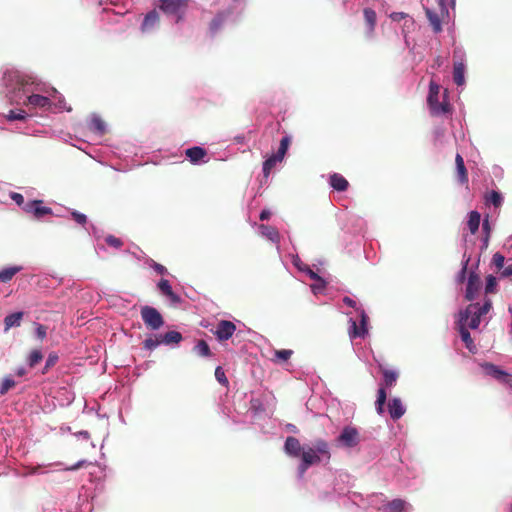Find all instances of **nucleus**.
<instances>
[{
	"instance_id": "obj_1",
	"label": "nucleus",
	"mask_w": 512,
	"mask_h": 512,
	"mask_svg": "<svg viewBox=\"0 0 512 512\" xmlns=\"http://www.w3.org/2000/svg\"><path fill=\"white\" fill-rule=\"evenodd\" d=\"M492 308L491 300H486L483 305L479 303L469 304L466 309L459 314L458 323L465 325L466 328L477 329L481 318Z\"/></svg>"
},
{
	"instance_id": "obj_2",
	"label": "nucleus",
	"mask_w": 512,
	"mask_h": 512,
	"mask_svg": "<svg viewBox=\"0 0 512 512\" xmlns=\"http://www.w3.org/2000/svg\"><path fill=\"white\" fill-rule=\"evenodd\" d=\"M322 459L329 462L331 459L330 445L324 439L315 440L313 447L303 448L301 454V460L307 464L316 465L319 464Z\"/></svg>"
},
{
	"instance_id": "obj_3",
	"label": "nucleus",
	"mask_w": 512,
	"mask_h": 512,
	"mask_svg": "<svg viewBox=\"0 0 512 512\" xmlns=\"http://www.w3.org/2000/svg\"><path fill=\"white\" fill-rule=\"evenodd\" d=\"M381 372L383 375V383L380 385V388L377 392V400L375 402L376 411L379 414L384 413V405L387 399L386 388H390L394 386L398 379V373L394 370L386 369L381 367Z\"/></svg>"
},
{
	"instance_id": "obj_4",
	"label": "nucleus",
	"mask_w": 512,
	"mask_h": 512,
	"mask_svg": "<svg viewBox=\"0 0 512 512\" xmlns=\"http://www.w3.org/2000/svg\"><path fill=\"white\" fill-rule=\"evenodd\" d=\"M440 85L435 81L431 80L429 83V93L427 97V103L430 108L431 114L438 116L446 114L450 111L449 103L444 100L439 102Z\"/></svg>"
},
{
	"instance_id": "obj_5",
	"label": "nucleus",
	"mask_w": 512,
	"mask_h": 512,
	"mask_svg": "<svg viewBox=\"0 0 512 512\" xmlns=\"http://www.w3.org/2000/svg\"><path fill=\"white\" fill-rule=\"evenodd\" d=\"M3 81L10 91L24 90L27 85L35 83L33 77L22 75L18 71H7L4 73Z\"/></svg>"
},
{
	"instance_id": "obj_6",
	"label": "nucleus",
	"mask_w": 512,
	"mask_h": 512,
	"mask_svg": "<svg viewBox=\"0 0 512 512\" xmlns=\"http://www.w3.org/2000/svg\"><path fill=\"white\" fill-rule=\"evenodd\" d=\"M159 9L167 15H178V20L186 11L190 0H157Z\"/></svg>"
},
{
	"instance_id": "obj_7",
	"label": "nucleus",
	"mask_w": 512,
	"mask_h": 512,
	"mask_svg": "<svg viewBox=\"0 0 512 512\" xmlns=\"http://www.w3.org/2000/svg\"><path fill=\"white\" fill-rule=\"evenodd\" d=\"M141 317L147 328L158 330L164 324V319L159 311L151 306H143L141 308Z\"/></svg>"
},
{
	"instance_id": "obj_8",
	"label": "nucleus",
	"mask_w": 512,
	"mask_h": 512,
	"mask_svg": "<svg viewBox=\"0 0 512 512\" xmlns=\"http://www.w3.org/2000/svg\"><path fill=\"white\" fill-rule=\"evenodd\" d=\"M337 441L344 447H355L360 441L359 432L355 427L346 426L338 436Z\"/></svg>"
},
{
	"instance_id": "obj_9",
	"label": "nucleus",
	"mask_w": 512,
	"mask_h": 512,
	"mask_svg": "<svg viewBox=\"0 0 512 512\" xmlns=\"http://www.w3.org/2000/svg\"><path fill=\"white\" fill-rule=\"evenodd\" d=\"M236 331V325L229 320H220L213 331L217 340L222 342L230 339Z\"/></svg>"
},
{
	"instance_id": "obj_10",
	"label": "nucleus",
	"mask_w": 512,
	"mask_h": 512,
	"mask_svg": "<svg viewBox=\"0 0 512 512\" xmlns=\"http://www.w3.org/2000/svg\"><path fill=\"white\" fill-rule=\"evenodd\" d=\"M42 204V200H32L26 202V204L23 207V210L26 213L32 214L36 219H41L46 215H52V209L49 207H45Z\"/></svg>"
},
{
	"instance_id": "obj_11",
	"label": "nucleus",
	"mask_w": 512,
	"mask_h": 512,
	"mask_svg": "<svg viewBox=\"0 0 512 512\" xmlns=\"http://www.w3.org/2000/svg\"><path fill=\"white\" fill-rule=\"evenodd\" d=\"M481 286L482 282L479 275H477L476 273H471L468 278L465 298L469 301L474 300L478 295Z\"/></svg>"
},
{
	"instance_id": "obj_12",
	"label": "nucleus",
	"mask_w": 512,
	"mask_h": 512,
	"mask_svg": "<svg viewBox=\"0 0 512 512\" xmlns=\"http://www.w3.org/2000/svg\"><path fill=\"white\" fill-rule=\"evenodd\" d=\"M160 22V17L158 12L154 9L148 12L143 19L141 24V32L149 33L151 32Z\"/></svg>"
},
{
	"instance_id": "obj_13",
	"label": "nucleus",
	"mask_w": 512,
	"mask_h": 512,
	"mask_svg": "<svg viewBox=\"0 0 512 512\" xmlns=\"http://www.w3.org/2000/svg\"><path fill=\"white\" fill-rule=\"evenodd\" d=\"M482 367L487 375L505 383L509 381L510 375L504 370H501L498 366L492 363H485Z\"/></svg>"
},
{
	"instance_id": "obj_14",
	"label": "nucleus",
	"mask_w": 512,
	"mask_h": 512,
	"mask_svg": "<svg viewBox=\"0 0 512 512\" xmlns=\"http://www.w3.org/2000/svg\"><path fill=\"white\" fill-rule=\"evenodd\" d=\"M465 64L462 59L457 60L454 54L453 81L457 86L465 84Z\"/></svg>"
},
{
	"instance_id": "obj_15",
	"label": "nucleus",
	"mask_w": 512,
	"mask_h": 512,
	"mask_svg": "<svg viewBox=\"0 0 512 512\" xmlns=\"http://www.w3.org/2000/svg\"><path fill=\"white\" fill-rule=\"evenodd\" d=\"M388 411L393 420H398L404 415L406 410L401 399L394 397L388 402Z\"/></svg>"
},
{
	"instance_id": "obj_16",
	"label": "nucleus",
	"mask_w": 512,
	"mask_h": 512,
	"mask_svg": "<svg viewBox=\"0 0 512 512\" xmlns=\"http://www.w3.org/2000/svg\"><path fill=\"white\" fill-rule=\"evenodd\" d=\"M367 316L362 311L361 314V325H358L356 321L351 320V329L349 331V335L351 338L364 337L367 333Z\"/></svg>"
},
{
	"instance_id": "obj_17",
	"label": "nucleus",
	"mask_w": 512,
	"mask_h": 512,
	"mask_svg": "<svg viewBox=\"0 0 512 512\" xmlns=\"http://www.w3.org/2000/svg\"><path fill=\"white\" fill-rule=\"evenodd\" d=\"M157 286L160 292L172 303L177 304L181 301L180 297L173 291L170 282L167 279H161Z\"/></svg>"
},
{
	"instance_id": "obj_18",
	"label": "nucleus",
	"mask_w": 512,
	"mask_h": 512,
	"mask_svg": "<svg viewBox=\"0 0 512 512\" xmlns=\"http://www.w3.org/2000/svg\"><path fill=\"white\" fill-rule=\"evenodd\" d=\"M455 164L458 181L468 186V171L465 167L464 159L460 154H456Z\"/></svg>"
},
{
	"instance_id": "obj_19",
	"label": "nucleus",
	"mask_w": 512,
	"mask_h": 512,
	"mask_svg": "<svg viewBox=\"0 0 512 512\" xmlns=\"http://www.w3.org/2000/svg\"><path fill=\"white\" fill-rule=\"evenodd\" d=\"M284 449L288 455L293 457H298L301 451H303L300 441L292 436L286 438Z\"/></svg>"
},
{
	"instance_id": "obj_20",
	"label": "nucleus",
	"mask_w": 512,
	"mask_h": 512,
	"mask_svg": "<svg viewBox=\"0 0 512 512\" xmlns=\"http://www.w3.org/2000/svg\"><path fill=\"white\" fill-rule=\"evenodd\" d=\"M329 184L334 190L339 192L346 191L349 187L347 179L339 173H333L330 175Z\"/></svg>"
},
{
	"instance_id": "obj_21",
	"label": "nucleus",
	"mask_w": 512,
	"mask_h": 512,
	"mask_svg": "<svg viewBox=\"0 0 512 512\" xmlns=\"http://www.w3.org/2000/svg\"><path fill=\"white\" fill-rule=\"evenodd\" d=\"M185 155L192 164H197L200 161H202L204 159V157H206L207 151L200 146H194V147L188 148L185 151Z\"/></svg>"
},
{
	"instance_id": "obj_22",
	"label": "nucleus",
	"mask_w": 512,
	"mask_h": 512,
	"mask_svg": "<svg viewBox=\"0 0 512 512\" xmlns=\"http://www.w3.org/2000/svg\"><path fill=\"white\" fill-rule=\"evenodd\" d=\"M409 504L400 498L393 499L383 506V512H405Z\"/></svg>"
},
{
	"instance_id": "obj_23",
	"label": "nucleus",
	"mask_w": 512,
	"mask_h": 512,
	"mask_svg": "<svg viewBox=\"0 0 512 512\" xmlns=\"http://www.w3.org/2000/svg\"><path fill=\"white\" fill-rule=\"evenodd\" d=\"M259 230H260V233L262 236L266 237L273 243H279L280 234H279V231L277 230V228L270 226V225L261 224L259 226Z\"/></svg>"
},
{
	"instance_id": "obj_24",
	"label": "nucleus",
	"mask_w": 512,
	"mask_h": 512,
	"mask_svg": "<svg viewBox=\"0 0 512 512\" xmlns=\"http://www.w3.org/2000/svg\"><path fill=\"white\" fill-rule=\"evenodd\" d=\"M457 325H458V331H459L460 336H461V340L464 342L466 348L470 352L474 353L475 350H476V346H475L474 341H473V339H472V337H471V335H470V333L468 331V328H466L465 325H462L460 323H457Z\"/></svg>"
},
{
	"instance_id": "obj_25",
	"label": "nucleus",
	"mask_w": 512,
	"mask_h": 512,
	"mask_svg": "<svg viewBox=\"0 0 512 512\" xmlns=\"http://www.w3.org/2000/svg\"><path fill=\"white\" fill-rule=\"evenodd\" d=\"M26 104L33 107L47 108L51 106V101L48 97L39 94H32L28 96Z\"/></svg>"
},
{
	"instance_id": "obj_26",
	"label": "nucleus",
	"mask_w": 512,
	"mask_h": 512,
	"mask_svg": "<svg viewBox=\"0 0 512 512\" xmlns=\"http://www.w3.org/2000/svg\"><path fill=\"white\" fill-rule=\"evenodd\" d=\"M364 20L367 25V33L369 36L372 35L376 26V12L372 8H365L363 10Z\"/></svg>"
},
{
	"instance_id": "obj_27",
	"label": "nucleus",
	"mask_w": 512,
	"mask_h": 512,
	"mask_svg": "<svg viewBox=\"0 0 512 512\" xmlns=\"http://www.w3.org/2000/svg\"><path fill=\"white\" fill-rule=\"evenodd\" d=\"M23 267L19 265L9 266L5 267L2 270H0V282L1 283H8L13 279V277L22 271Z\"/></svg>"
},
{
	"instance_id": "obj_28",
	"label": "nucleus",
	"mask_w": 512,
	"mask_h": 512,
	"mask_svg": "<svg viewBox=\"0 0 512 512\" xmlns=\"http://www.w3.org/2000/svg\"><path fill=\"white\" fill-rule=\"evenodd\" d=\"M161 343L165 345L178 344L182 339V335L178 331H168L160 334Z\"/></svg>"
},
{
	"instance_id": "obj_29",
	"label": "nucleus",
	"mask_w": 512,
	"mask_h": 512,
	"mask_svg": "<svg viewBox=\"0 0 512 512\" xmlns=\"http://www.w3.org/2000/svg\"><path fill=\"white\" fill-rule=\"evenodd\" d=\"M426 16L432 26V29L435 33H440L442 31V25L439 15L432 11L431 9H425Z\"/></svg>"
},
{
	"instance_id": "obj_30",
	"label": "nucleus",
	"mask_w": 512,
	"mask_h": 512,
	"mask_svg": "<svg viewBox=\"0 0 512 512\" xmlns=\"http://www.w3.org/2000/svg\"><path fill=\"white\" fill-rule=\"evenodd\" d=\"M467 226L471 234H475L480 225L481 215L478 211H471L468 215Z\"/></svg>"
},
{
	"instance_id": "obj_31",
	"label": "nucleus",
	"mask_w": 512,
	"mask_h": 512,
	"mask_svg": "<svg viewBox=\"0 0 512 512\" xmlns=\"http://www.w3.org/2000/svg\"><path fill=\"white\" fill-rule=\"evenodd\" d=\"M44 358V355L41 349H33L26 357V362L30 368H34L38 365Z\"/></svg>"
},
{
	"instance_id": "obj_32",
	"label": "nucleus",
	"mask_w": 512,
	"mask_h": 512,
	"mask_svg": "<svg viewBox=\"0 0 512 512\" xmlns=\"http://www.w3.org/2000/svg\"><path fill=\"white\" fill-rule=\"evenodd\" d=\"M22 318L23 312H15L7 315L4 319L5 329L8 330L14 326H20Z\"/></svg>"
},
{
	"instance_id": "obj_33",
	"label": "nucleus",
	"mask_w": 512,
	"mask_h": 512,
	"mask_svg": "<svg viewBox=\"0 0 512 512\" xmlns=\"http://www.w3.org/2000/svg\"><path fill=\"white\" fill-rule=\"evenodd\" d=\"M486 204H492L493 206L500 207L503 202L501 194L495 190H492L485 195Z\"/></svg>"
},
{
	"instance_id": "obj_34",
	"label": "nucleus",
	"mask_w": 512,
	"mask_h": 512,
	"mask_svg": "<svg viewBox=\"0 0 512 512\" xmlns=\"http://www.w3.org/2000/svg\"><path fill=\"white\" fill-rule=\"evenodd\" d=\"M291 143V139L289 136H285L281 139L280 141V146L278 148V151L276 154H273L277 159H279L280 161L283 160L288 148H289V145Z\"/></svg>"
},
{
	"instance_id": "obj_35",
	"label": "nucleus",
	"mask_w": 512,
	"mask_h": 512,
	"mask_svg": "<svg viewBox=\"0 0 512 512\" xmlns=\"http://www.w3.org/2000/svg\"><path fill=\"white\" fill-rule=\"evenodd\" d=\"M90 129L102 135L106 132V124L100 117L95 116L91 119Z\"/></svg>"
},
{
	"instance_id": "obj_36",
	"label": "nucleus",
	"mask_w": 512,
	"mask_h": 512,
	"mask_svg": "<svg viewBox=\"0 0 512 512\" xmlns=\"http://www.w3.org/2000/svg\"><path fill=\"white\" fill-rule=\"evenodd\" d=\"M278 162H281L274 155H271L268 159H266L263 163V174L265 178H268L272 169L276 166Z\"/></svg>"
},
{
	"instance_id": "obj_37",
	"label": "nucleus",
	"mask_w": 512,
	"mask_h": 512,
	"mask_svg": "<svg viewBox=\"0 0 512 512\" xmlns=\"http://www.w3.org/2000/svg\"><path fill=\"white\" fill-rule=\"evenodd\" d=\"M194 351L202 357H209L211 356V351L209 348V345L205 340H199L197 344L194 347Z\"/></svg>"
},
{
	"instance_id": "obj_38",
	"label": "nucleus",
	"mask_w": 512,
	"mask_h": 512,
	"mask_svg": "<svg viewBox=\"0 0 512 512\" xmlns=\"http://www.w3.org/2000/svg\"><path fill=\"white\" fill-rule=\"evenodd\" d=\"M16 386V382L13 380L11 376H6L1 382L0 385V395H5L9 390Z\"/></svg>"
},
{
	"instance_id": "obj_39",
	"label": "nucleus",
	"mask_w": 512,
	"mask_h": 512,
	"mask_svg": "<svg viewBox=\"0 0 512 512\" xmlns=\"http://www.w3.org/2000/svg\"><path fill=\"white\" fill-rule=\"evenodd\" d=\"M160 344L162 343L159 335L154 337L150 336L144 340L143 348L152 351Z\"/></svg>"
},
{
	"instance_id": "obj_40",
	"label": "nucleus",
	"mask_w": 512,
	"mask_h": 512,
	"mask_svg": "<svg viewBox=\"0 0 512 512\" xmlns=\"http://www.w3.org/2000/svg\"><path fill=\"white\" fill-rule=\"evenodd\" d=\"M58 355L56 353H50L46 359L45 366L42 370V374H46L58 362Z\"/></svg>"
},
{
	"instance_id": "obj_41",
	"label": "nucleus",
	"mask_w": 512,
	"mask_h": 512,
	"mask_svg": "<svg viewBox=\"0 0 512 512\" xmlns=\"http://www.w3.org/2000/svg\"><path fill=\"white\" fill-rule=\"evenodd\" d=\"M105 242L108 246L113 247L115 249H120L123 246V241L114 236V235H108L105 237Z\"/></svg>"
},
{
	"instance_id": "obj_42",
	"label": "nucleus",
	"mask_w": 512,
	"mask_h": 512,
	"mask_svg": "<svg viewBox=\"0 0 512 512\" xmlns=\"http://www.w3.org/2000/svg\"><path fill=\"white\" fill-rule=\"evenodd\" d=\"M293 351L288 349L276 350L274 355L279 361H287L292 356Z\"/></svg>"
},
{
	"instance_id": "obj_43",
	"label": "nucleus",
	"mask_w": 512,
	"mask_h": 512,
	"mask_svg": "<svg viewBox=\"0 0 512 512\" xmlns=\"http://www.w3.org/2000/svg\"><path fill=\"white\" fill-rule=\"evenodd\" d=\"M504 262H505V257L501 253L497 252L493 255L492 263L497 268V270L500 271L501 269L504 268Z\"/></svg>"
},
{
	"instance_id": "obj_44",
	"label": "nucleus",
	"mask_w": 512,
	"mask_h": 512,
	"mask_svg": "<svg viewBox=\"0 0 512 512\" xmlns=\"http://www.w3.org/2000/svg\"><path fill=\"white\" fill-rule=\"evenodd\" d=\"M215 377L218 380V382L221 383L222 385H228L229 381L225 375V372L220 366L215 369Z\"/></svg>"
},
{
	"instance_id": "obj_45",
	"label": "nucleus",
	"mask_w": 512,
	"mask_h": 512,
	"mask_svg": "<svg viewBox=\"0 0 512 512\" xmlns=\"http://www.w3.org/2000/svg\"><path fill=\"white\" fill-rule=\"evenodd\" d=\"M496 285H497L496 278L493 275H489L486 278V287H485L486 293H493Z\"/></svg>"
},
{
	"instance_id": "obj_46",
	"label": "nucleus",
	"mask_w": 512,
	"mask_h": 512,
	"mask_svg": "<svg viewBox=\"0 0 512 512\" xmlns=\"http://www.w3.org/2000/svg\"><path fill=\"white\" fill-rule=\"evenodd\" d=\"M7 117L11 121L12 120H23L26 117V112L21 109L18 111L10 110Z\"/></svg>"
},
{
	"instance_id": "obj_47",
	"label": "nucleus",
	"mask_w": 512,
	"mask_h": 512,
	"mask_svg": "<svg viewBox=\"0 0 512 512\" xmlns=\"http://www.w3.org/2000/svg\"><path fill=\"white\" fill-rule=\"evenodd\" d=\"M71 216L75 222L84 226L87 223V217L85 214L80 213L78 211L71 212Z\"/></svg>"
},
{
	"instance_id": "obj_48",
	"label": "nucleus",
	"mask_w": 512,
	"mask_h": 512,
	"mask_svg": "<svg viewBox=\"0 0 512 512\" xmlns=\"http://www.w3.org/2000/svg\"><path fill=\"white\" fill-rule=\"evenodd\" d=\"M456 0H438L439 6L441 8V13H448V7H454Z\"/></svg>"
},
{
	"instance_id": "obj_49",
	"label": "nucleus",
	"mask_w": 512,
	"mask_h": 512,
	"mask_svg": "<svg viewBox=\"0 0 512 512\" xmlns=\"http://www.w3.org/2000/svg\"><path fill=\"white\" fill-rule=\"evenodd\" d=\"M11 199L18 205V206H21L22 208L24 207V205L26 204L25 201H24V197L22 194L20 193H16V192H13L11 194Z\"/></svg>"
},
{
	"instance_id": "obj_50",
	"label": "nucleus",
	"mask_w": 512,
	"mask_h": 512,
	"mask_svg": "<svg viewBox=\"0 0 512 512\" xmlns=\"http://www.w3.org/2000/svg\"><path fill=\"white\" fill-rule=\"evenodd\" d=\"M36 335L42 341L46 338L47 335V327L42 324H38L36 328Z\"/></svg>"
},
{
	"instance_id": "obj_51",
	"label": "nucleus",
	"mask_w": 512,
	"mask_h": 512,
	"mask_svg": "<svg viewBox=\"0 0 512 512\" xmlns=\"http://www.w3.org/2000/svg\"><path fill=\"white\" fill-rule=\"evenodd\" d=\"M152 268L158 273V274H161V275H164L167 273V269L166 267H164L163 265L159 264V263H156V262H153L152 264Z\"/></svg>"
},
{
	"instance_id": "obj_52",
	"label": "nucleus",
	"mask_w": 512,
	"mask_h": 512,
	"mask_svg": "<svg viewBox=\"0 0 512 512\" xmlns=\"http://www.w3.org/2000/svg\"><path fill=\"white\" fill-rule=\"evenodd\" d=\"M311 465L310 464H307L306 462H304L303 460H301V463L298 467V471H299V474L300 476L302 477L305 472L307 471V469L310 467Z\"/></svg>"
},
{
	"instance_id": "obj_53",
	"label": "nucleus",
	"mask_w": 512,
	"mask_h": 512,
	"mask_svg": "<svg viewBox=\"0 0 512 512\" xmlns=\"http://www.w3.org/2000/svg\"><path fill=\"white\" fill-rule=\"evenodd\" d=\"M466 272H467V262L463 265L461 271L459 272V275H458V280L459 282H464L465 280V277H466Z\"/></svg>"
},
{
	"instance_id": "obj_54",
	"label": "nucleus",
	"mask_w": 512,
	"mask_h": 512,
	"mask_svg": "<svg viewBox=\"0 0 512 512\" xmlns=\"http://www.w3.org/2000/svg\"><path fill=\"white\" fill-rule=\"evenodd\" d=\"M511 275H512V263L509 264L508 266L504 267L501 272L502 277H509Z\"/></svg>"
},
{
	"instance_id": "obj_55",
	"label": "nucleus",
	"mask_w": 512,
	"mask_h": 512,
	"mask_svg": "<svg viewBox=\"0 0 512 512\" xmlns=\"http://www.w3.org/2000/svg\"><path fill=\"white\" fill-rule=\"evenodd\" d=\"M406 16L405 13L403 12H394L390 15L391 19L394 20V21H400L401 19H403L404 17Z\"/></svg>"
},
{
	"instance_id": "obj_56",
	"label": "nucleus",
	"mask_w": 512,
	"mask_h": 512,
	"mask_svg": "<svg viewBox=\"0 0 512 512\" xmlns=\"http://www.w3.org/2000/svg\"><path fill=\"white\" fill-rule=\"evenodd\" d=\"M271 216V212L267 209H263L259 215L261 221L268 220Z\"/></svg>"
},
{
	"instance_id": "obj_57",
	"label": "nucleus",
	"mask_w": 512,
	"mask_h": 512,
	"mask_svg": "<svg viewBox=\"0 0 512 512\" xmlns=\"http://www.w3.org/2000/svg\"><path fill=\"white\" fill-rule=\"evenodd\" d=\"M482 228H483V230L486 232L485 242L487 243L488 238H489V232H490V225H489L488 220H485V221L483 222V224H482Z\"/></svg>"
},
{
	"instance_id": "obj_58",
	"label": "nucleus",
	"mask_w": 512,
	"mask_h": 512,
	"mask_svg": "<svg viewBox=\"0 0 512 512\" xmlns=\"http://www.w3.org/2000/svg\"><path fill=\"white\" fill-rule=\"evenodd\" d=\"M444 63V60L442 58V56H437L435 59H434V63L432 65L433 68H439L440 66H442Z\"/></svg>"
},
{
	"instance_id": "obj_59",
	"label": "nucleus",
	"mask_w": 512,
	"mask_h": 512,
	"mask_svg": "<svg viewBox=\"0 0 512 512\" xmlns=\"http://www.w3.org/2000/svg\"><path fill=\"white\" fill-rule=\"evenodd\" d=\"M343 302L347 306L352 307V308H354L356 306V302L353 299H351L350 297H347V296L343 298Z\"/></svg>"
},
{
	"instance_id": "obj_60",
	"label": "nucleus",
	"mask_w": 512,
	"mask_h": 512,
	"mask_svg": "<svg viewBox=\"0 0 512 512\" xmlns=\"http://www.w3.org/2000/svg\"><path fill=\"white\" fill-rule=\"evenodd\" d=\"M86 461L85 460H81L79 462H77L76 464H74L73 466H71L70 468H68V470H77L81 467H83L85 465Z\"/></svg>"
},
{
	"instance_id": "obj_61",
	"label": "nucleus",
	"mask_w": 512,
	"mask_h": 512,
	"mask_svg": "<svg viewBox=\"0 0 512 512\" xmlns=\"http://www.w3.org/2000/svg\"><path fill=\"white\" fill-rule=\"evenodd\" d=\"M27 373L26 369L24 367H19L16 369V375L19 377L25 376Z\"/></svg>"
},
{
	"instance_id": "obj_62",
	"label": "nucleus",
	"mask_w": 512,
	"mask_h": 512,
	"mask_svg": "<svg viewBox=\"0 0 512 512\" xmlns=\"http://www.w3.org/2000/svg\"><path fill=\"white\" fill-rule=\"evenodd\" d=\"M308 273H309V276H310V278H311V279H313V280H318V279H320V277L318 276V274H317L316 272H314V271H312V270H310V269H309V272H308Z\"/></svg>"
},
{
	"instance_id": "obj_63",
	"label": "nucleus",
	"mask_w": 512,
	"mask_h": 512,
	"mask_svg": "<svg viewBox=\"0 0 512 512\" xmlns=\"http://www.w3.org/2000/svg\"><path fill=\"white\" fill-rule=\"evenodd\" d=\"M509 512H512V505H511V506H510V508H509Z\"/></svg>"
}]
</instances>
